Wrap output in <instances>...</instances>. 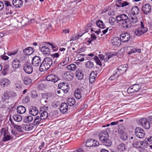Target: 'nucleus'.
I'll list each match as a JSON object with an SVG mask.
<instances>
[{"instance_id": "nucleus-48", "label": "nucleus", "mask_w": 152, "mask_h": 152, "mask_svg": "<svg viewBox=\"0 0 152 152\" xmlns=\"http://www.w3.org/2000/svg\"><path fill=\"white\" fill-rule=\"evenodd\" d=\"M1 134L4 136L8 134H10L8 130L4 128L1 129Z\"/></svg>"}, {"instance_id": "nucleus-30", "label": "nucleus", "mask_w": 152, "mask_h": 152, "mask_svg": "<svg viewBox=\"0 0 152 152\" xmlns=\"http://www.w3.org/2000/svg\"><path fill=\"white\" fill-rule=\"evenodd\" d=\"M118 132L120 137L122 140H126L127 139V134L125 132L121 130L118 131Z\"/></svg>"}, {"instance_id": "nucleus-39", "label": "nucleus", "mask_w": 152, "mask_h": 152, "mask_svg": "<svg viewBox=\"0 0 152 152\" xmlns=\"http://www.w3.org/2000/svg\"><path fill=\"white\" fill-rule=\"evenodd\" d=\"M10 120L12 124L14 126V128L17 130L18 132H20L21 131V126L20 125H18L15 124L14 122L12 121L10 118Z\"/></svg>"}, {"instance_id": "nucleus-14", "label": "nucleus", "mask_w": 152, "mask_h": 152, "mask_svg": "<svg viewBox=\"0 0 152 152\" xmlns=\"http://www.w3.org/2000/svg\"><path fill=\"white\" fill-rule=\"evenodd\" d=\"M151 6L149 4H145L142 7V10L143 13L146 15H147L150 14L151 12Z\"/></svg>"}, {"instance_id": "nucleus-47", "label": "nucleus", "mask_w": 152, "mask_h": 152, "mask_svg": "<svg viewBox=\"0 0 152 152\" xmlns=\"http://www.w3.org/2000/svg\"><path fill=\"white\" fill-rule=\"evenodd\" d=\"M33 117L31 116H28L25 117L24 119V122L26 123H29L31 122L33 120Z\"/></svg>"}, {"instance_id": "nucleus-35", "label": "nucleus", "mask_w": 152, "mask_h": 152, "mask_svg": "<svg viewBox=\"0 0 152 152\" xmlns=\"http://www.w3.org/2000/svg\"><path fill=\"white\" fill-rule=\"evenodd\" d=\"M43 120L39 116H37L34 118V126H36L39 124L40 122Z\"/></svg>"}, {"instance_id": "nucleus-53", "label": "nucleus", "mask_w": 152, "mask_h": 152, "mask_svg": "<svg viewBox=\"0 0 152 152\" xmlns=\"http://www.w3.org/2000/svg\"><path fill=\"white\" fill-rule=\"evenodd\" d=\"M128 48H128H132L131 47H127ZM130 49V50L129 51V52L128 53V55H130L131 54H132V53H135V52H136V48H132L131 49L129 48Z\"/></svg>"}, {"instance_id": "nucleus-13", "label": "nucleus", "mask_w": 152, "mask_h": 152, "mask_svg": "<svg viewBox=\"0 0 152 152\" xmlns=\"http://www.w3.org/2000/svg\"><path fill=\"white\" fill-rule=\"evenodd\" d=\"M140 89V87L138 84H135L129 87L127 90L128 93H131L134 92L138 91Z\"/></svg>"}, {"instance_id": "nucleus-42", "label": "nucleus", "mask_w": 152, "mask_h": 152, "mask_svg": "<svg viewBox=\"0 0 152 152\" xmlns=\"http://www.w3.org/2000/svg\"><path fill=\"white\" fill-rule=\"evenodd\" d=\"M96 37L94 33L92 34L91 35V37L88 38L87 40V42L89 44H91L92 41L95 40L96 39Z\"/></svg>"}, {"instance_id": "nucleus-50", "label": "nucleus", "mask_w": 152, "mask_h": 152, "mask_svg": "<svg viewBox=\"0 0 152 152\" xmlns=\"http://www.w3.org/2000/svg\"><path fill=\"white\" fill-rule=\"evenodd\" d=\"M12 139L11 136L9 134H8L4 136L3 138V141H9Z\"/></svg>"}, {"instance_id": "nucleus-8", "label": "nucleus", "mask_w": 152, "mask_h": 152, "mask_svg": "<svg viewBox=\"0 0 152 152\" xmlns=\"http://www.w3.org/2000/svg\"><path fill=\"white\" fill-rule=\"evenodd\" d=\"M16 94L12 91H6L3 94L2 99L5 101V100H8L10 98L15 97Z\"/></svg>"}, {"instance_id": "nucleus-2", "label": "nucleus", "mask_w": 152, "mask_h": 152, "mask_svg": "<svg viewBox=\"0 0 152 152\" xmlns=\"http://www.w3.org/2000/svg\"><path fill=\"white\" fill-rule=\"evenodd\" d=\"M99 137L101 142L106 146H110L112 144L110 140L107 132L105 131L101 132L99 135Z\"/></svg>"}, {"instance_id": "nucleus-16", "label": "nucleus", "mask_w": 152, "mask_h": 152, "mask_svg": "<svg viewBox=\"0 0 152 152\" xmlns=\"http://www.w3.org/2000/svg\"><path fill=\"white\" fill-rule=\"evenodd\" d=\"M112 44L115 46H119L121 44V40L120 38L118 37H114L111 40Z\"/></svg>"}, {"instance_id": "nucleus-6", "label": "nucleus", "mask_w": 152, "mask_h": 152, "mask_svg": "<svg viewBox=\"0 0 152 152\" xmlns=\"http://www.w3.org/2000/svg\"><path fill=\"white\" fill-rule=\"evenodd\" d=\"M23 70L26 73L28 74H31L33 71L32 66L30 63L26 61L23 65Z\"/></svg>"}, {"instance_id": "nucleus-54", "label": "nucleus", "mask_w": 152, "mask_h": 152, "mask_svg": "<svg viewBox=\"0 0 152 152\" xmlns=\"http://www.w3.org/2000/svg\"><path fill=\"white\" fill-rule=\"evenodd\" d=\"M118 76V75H117V73H115L109 78V80H115L117 78Z\"/></svg>"}, {"instance_id": "nucleus-31", "label": "nucleus", "mask_w": 152, "mask_h": 152, "mask_svg": "<svg viewBox=\"0 0 152 152\" xmlns=\"http://www.w3.org/2000/svg\"><path fill=\"white\" fill-rule=\"evenodd\" d=\"M46 64H48V66L50 67L53 64V61L51 58L50 57H47L44 59L43 61Z\"/></svg>"}, {"instance_id": "nucleus-4", "label": "nucleus", "mask_w": 152, "mask_h": 152, "mask_svg": "<svg viewBox=\"0 0 152 152\" xmlns=\"http://www.w3.org/2000/svg\"><path fill=\"white\" fill-rule=\"evenodd\" d=\"M48 109V107L45 106H42L40 108V111L39 112L40 114L39 116L43 120L46 119L48 117V114L47 111Z\"/></svg>"}, {"instance_id": "nucleus-62", "label": "nucleus", "mask_w": 152, "mask_h": 152, "mask_svg": "<svg viewBox=\"0 0 152 152\" xmlns=\"http://www.w3.org/2000/svg\"><path fill=\"white\" fill-rule=\"evenodd\" d=\"M96 77L90 76L89 82L91 83H92L95 81Z\"/></svg>"}, {"instance_id": "nucleus-34", "label": "nucleus", "mask_w": 152, "mask_h": 152, "mask_svg": "<svg viewBox=\"0 0 152 152\" xmlns=\"http://www.w3.org/2000/svg\"><path fill=\"white\" fill-rule=\"evenodd\" d=\"M17 110L18 113L20 114H23L25 112L26 109L24 107L21 105L17 107Z\"/></svg>"}, {"instance_id": "nucleus-57", "label": "nucleus", "mask_w": 152, "mask_h": 152, "mask_svg": "<svg viewBox=\"0 0 152 152\" xmlns=\"http://www.w3.org/2000/svg\"><path fill=\"white\" fill-rule=\"evenodd\" d=\"M47 43L48 44L51 46L53 51H56L58 50V47L56 46V45L54 44H51L50 42H48Z\"/></svg>"}, {"instance_id": "nucleus-7", "label": "nucleus", "mask_w": 152, "mask_h": 152, "mask_svg": "<svg viewBox=\"0 0 152 152\" xmlns=\"http://www.w3.org/2000/svg\"><path fill=\"white\" fill-rule=\"evenodd\" d=\"M135 133L136 136L140 138H142L145 136V132L140 127H137L135 130Z\"/></svg>"}, {"instance_id": "nucleus-36", "label": "nucleus", "mask_w": 152, "mask_h": 152, "mask_svg": "<svg viewBox=\"0 0 152 152\" xmlns=\"http://www.w3.org/2000/svg\"><path fill=\"white\" fill-rule=\"evenodd\" d=\"M75 75L77 78L79 80H82L83 78V73L80 70H78L76 71Z\"/></svg>"}, {"instance_id": "nucleus-40", "label": "nucleus", "mask_w": 152, "mask_h": 152, "mask_svg": "<svg viewBox=\"0 0 152 152\" xmlns=\"http://www.w3.org/2000/svg\"><path fill=\"white\" fill-rule=\"evenodd\" d=\"M75 99L73 98H68L67 101V102L68 105L71 106H73L75 103Z\"/></svg>"}, {"instance_id": "nucleus-21", "label": "nucleus", "mask_w": 152, "mask_h": 152, "mask_svg": "<svg viewBox=\"0 0 152 152\" xmlns=\"http://www.w3.org/2000/svg\"><path fill=\"white\" fill-rule=\"evenodd\" d=\"M68 110V106L65 103H63L61 104L60 107V110L62 113H64L67 111Z\"/></svg>"}, {"instance_id": "nucleus-5", "label": "nucleus", "mask_w": 152, "mask_h": 152, "mask_svg": "<svg viewBox=\"0 0 152 152\" xmlns=\"http://www.w3.org/2000/svg\"><path fill=\"white\" fill-rule=\"evenodd\" d=\"M139 123L146 129H148L150 127L151 125L149 121L145 118H142L139 121Z\"/></svg>"}, {"instance_id": "nucleus-44", "label": "nucleus", "mask_w": 152, "mask_h": 152, "mask_svg": "<svg viewBox=\"0 0 152 152\" xmlns=\"http://www.w3.org/2000/svg\"><path fill=\"white\" fill-rule=\"evenodd\" d=\"M9 68V65L7 64L5 65L2 71V73L3 75L5 76L7 75V72L8 71Z\"/></svg>"}, {"instance_id": "nucleus-25", "label": "nucleus", "mask_w": 152, "mask_h": 152, "mask_svg": "<svg viewBox=\"0 0 152 152\" xmlns=\"http://www.w3.org/2000/svg\"><path fill=\"white\" fill-rule=\"evenodd\" d=\"M38 113L37 108L34 106H31L29 110V113L33 116H36Z\"/></svg>"}, {"instance_id": "nucleus-41", "label": "nucleus", "mask_w": 152, "mask_h": 152, "mask_svg": "<svg viewBox=\"0 0 152 152\" xmlns=\"http://www.w3.org/2000/svg\"><path fill=\"white\" fill-rule=\"evenodd\" d=\"M115 55L116 53L112 52L108 53L107 54H106V57L104 59V61H107L109 59L113 56H115Z\"/></svg>"}, {"instance_id": "nucleus-37", "label": "nucleus", "mask_w": 152, "mask_h": 152, "mask_svg": "<svg viewBox=\"0 0 152 152\" xmlns=\"http://www.w3.org/2000/svg\"><path fill=\"white\" fill-rule=\"evenodd\" d=\"M85 66L86 68L91 69L93 68L94 66L93 62L89 61L86 63Z\"/></svg>"}, {"instance_id": "nucleus-27", "label": "nucleus", "mask_w": 152, "mask_h": 152, "mask_svg": "<svg viewBox=\"0 0 152 152\" xmlns=\"http://www.w3.org/2000/svg\"><path fill=\"white\" fill-rule=\"evenodd\" d=\"M23 51L25 55H31L34 52L33 48L31 47L26 48L23 50Z\"/></svg>"}, {"instance_id": "nucleus-58", "label": "nucleus", "mask_w": 152, "mask_h": 152, "mask_svg": "<svg viewBox=\"0 0 152 152\" xmlns=\"http://www.w3.org/2000/svg\"><path fill=\"white\" fill-rule=\"evenodd\" d=\"M29 101V98L28 96H25L23 99V102L24 103H27Z\"/></svg>"}, {"instance_id": "nucleus-61", "label": "nucleus", "mask_w": 152, "mask_h": 152, "mask_svg": "<svg viewBox=\"0 0 152 152\" xmlns=\"http://www.w3.org/2000/svg\"><path fill=\"white\" fill-rule=\"evenodd\" d=\"M4 4L7 7H11L13 8V7L12 5L8 1H5L4 2Z\"/></svg>"}, {"instance_id": "nucleus-64", "label": "nucleus", "mask_w": 152, "mask_h": 152, "mask_svg": "<svg viewBox=\"0 0 152 152\" xmlns=\"http://www.w3.org/2000/svg\"><path fill=\"white\" fill-rule=\"evenodd\" d=\"M129 4L127 2L125 1L122 3V4H121V7H125V6H126L127 5H128Z\"/></svg>"}, {"instance_id": "nucleus-22", "label": "nucleus", "mask_w": 152, "mask_h": 152, "mask_svg": "<svg viewBox=\"0 0 152 152\" xmlns=\"http://www.w3.org/2000/svg\"><path fill=\"white\" fill-rule=\"evenodd\" d=\"M50 67L48 66V64H46L42 61L41 64L39 67V70L41 72H44L48 69Z\"/></svg>"}, {"instance_id": "nucleus-33", "label": "nucleus", "mask_w": 152, "mask_h": 152, "mask_svg": "<svg viewBox=\"0 0 152 152\" xmlns=\"http://www.w3.org/2000/svg\"><path fill=\"white\" fill-rule=\"evenodd\" d=\"M140 12L139 8L137 6H134L131 9V12L133 15H137Z\"/></svg>"}, {"instance_id": "nucleus-38", "label": "nucleus", "mask_w": 152, "mask_h": 152, "mask_svg": "<svg viewBox=\"0 0 152 152\" xmlns=\"http://www.w3.org/2000/svg\"><path fill=\"white\" fill-rule=\"evenodd\" d=\"M129 19L130 20V23H131L132 27L135 26L134 24L137 23L138 21L137 18L135 15H134L133 17H131Z\"/></svg>"}, {"instance_id": "nucleus-28", "label": "nucleus", "mask_w": 152, "mask_h": 152, "mask_svg": "<svg viewBox=\"0 0 152 152\" xmlns=\"http://www.w3.org/2000/svg\"><path fill=\"white\" fill-rule=\"evenodd\" d=\"M117 148L119 151L122 152H124L127 149L125 144L123 143H120L118 145Z\"/></svg>"}, {"instance_id": "nucleus-52", "label": "nucleus", "mask_w": 152, "mask_h": 152, "mask_svg": "<svg viewBox=\"0 0 152 152\" xmlns=\"http://www.w3.org/2000/svg\"><path fill=\"white\" fill-rule=\"evenodd\" d=\"M93 59H94L96 61V64L100 66H102V64L101 61L99 59L98 57L96 56H94Z\"/></svg>"}, {"instance_id": "nucleus-56", "label": "nucleus", "mask_w": 152, "mask_h": 152, "mask_svg": "<svg viewBox=\"0 0 152 152\" xmlns=\"http://www.w3.org/2000/svg\"><path fill=\"white\" fill-rule=\"evenodd\" d=\"M109 22L110 23L111 25H113L114 24V23L115 21L116 20V18H113V17H110L109 18Z\"/></svg>"}, {"instance_id": "nucleus-46", "label": "nucleus", "mask_w": 152, "mask_h": 152, "mask_svg": "<svg viewBox=\"0 0 152 152\" xmlns=\"http://www.w3.org/2000/svg\"><path fill=\"white\" fill-rule=\"evenodd\" d=\"M34 125L33 124H30L28 125H26L25 126V130L29 131L31 130L33 128Z\"/></svg>"}, {"instance_id": "nucleus-45", "label": "nucleus", "mask_w": 152, "mask_h": 152, "mask_svg": "<svg viewBox=\"0 0 152 152\" xmlns=\"http://www.w3.org/2000/svg\"><path fill=\"white\" fill-rule=\"evenodd\" d=\"M23 81L25 84L28 85L31 83L32 80L29 77H26L24 78Z\"/></svg>"}, {"instance_id": "nucleus-3", "label": "nucleus", "mask_w": 152, "mask_h": 152, "mask_svg": "<svg viewBox=\"0 0 152 152\" xmlns=\"http://www.w3.org/2000/svg\"><path fill=\"white\" fill-rule=\"evenodd\" d=\"M87 91L85 88L83 86L76 89L75 92V96L77 99H80L82 96L83 97H85L87 94Z\"/></svg>"}, {"instance_id": "nucleus-11", "label": "nucleus", "mask_w": 152, "mask_h": 152, "mask_svg": "<svg viewBox=\"0 0 152 152\" xmlns=\"http://www.w3.org/2000/svg\"><path fill=\"white\" fill-rule=\"evenodd\" d=\"M99 143L96 140L92 139H89L86 140V146L87 147H94L98 146Z\"/></svg>"}, {"instance_id": "nucleus-51", "label": "nucleus", "mask_w": 152, "mask_h": 152, "mask_svg": "<svg viewBox=\"0 0 152 152\" xmlns=\"http://www.w3.org/2000/svg\"><path fill=\"white\" fill-rule=\"evenodd\" d=\"M60 105V102L57 101H53L51 103V106L53 108H56Z\"/></svg>"}, {"instance_id": "nucleus-59", "label": "nucleus", "mask_w": 152, "mask_h": 152, "mask_svg": "<svg viewBox=\"0 0 152 152\" xmlns=\"http://www.w3.org/2000/svg\"><path fill=\"white\" fill-rule=\"evenodd\" d=\"M37 96L36 92L35 91H31V97L32 98H35Z\"/></svg>"}, {"instance_id": "nucleus-24", "label": "nucleus", "mask_w": 152, "mask_h": 152, "mask_svg": "<svg viewBox=\"0 0 152 152\" xmlns=\"http://www.w3.org/2000/svg\"><path fill=\"white\" fill-rule=\"evenodd\" d=\"M39 50L43 54L49 55L50 53L49 48L45 46H42L41 48L39 47Z\"/></svg>"}, {"instance_id": "nucleus-63", "label": "nucleus", "mask_w": 152, "mask_h": 152, "mask_svg": "<svg viewBox=\"0 0 152 152\" xmlns=\"http://www.w3.org/2000/svg\"><path fill=\"white\" fill-rule=\"evenodd\" d=\"M4 7V4L3 3L0 1V11L2 10Z\"/></svg>"}, {"instance_id": "nucleus-18", "label": "nucleus", "mask_w": 152, "mask_h": 152, "mask_svg": "<svg viewBox=\"0 0 152 152\" xmlns=\"http://www.w3.org/2000/svg\"><path fill=\"white\" fill-rule=\"evenodd\" d=\"M128 18L127 16L125 14H122L116 17V20L118 23L119 24L122 21H124Z\"/></svg>"}, {"instance_id": "nucleus-20", "label": "nucleus", "mask_w": 152, "mask_h": 152, "mask_svg": "<svg viewBox=\"0 0 152 152\" xmlns=\"http://www.w3.org/2000/svg\"><path fill=\"white\" fill-rule=\"evenodd\" d=\"M73 74L71 72H66L64 74V77L65 79L69 81L72 80L74 77Z\"/></svg>"}, {"instance_id": "nucleus-43", "label": "nucleus", "mask_w": 152, "mask_h": 152, "mask_svg": "<svg viewBox=\"0 0 152 152\" xmlns=\"http://www.w3.org/2000/svg\"><path fill=\"white\" fill-rule=\"evenodd\" d=\"M97 26L99 28H105V26L103 22L101 20H98L96 22Z\"/></svg>"}, {"instance_id": "nucleus-49", "label": "nucleus", "mask_w": 152, "mask_h": 152, "mask_svg": "<svg viewBox=\"0 0 152 152\" xmlns=\"http://www.w3.org/2000/svg\"><path fill=\"white\" fill-rule=\"evenodd\" d=\"M68 69L72 71H74L76 69V65L75 64H71L67 66Z\"/></svg>"}, {"instance_id": "nucleus-26", "label": "nucleus", "mask_w": 152, "mask_h": 152, "mask_svg": "<svg viewBox=\"0 0 152 152\" xmlns=\"http://www.w3.org/2000/svg\"><path fill=\"white\" fill-rule=\"evenodd\" d=\"M148 31V28H145L143 30L138 28L134 31V33L137 36H140L144 33Z\"/></svg>"}, {"instance_id": "nucleus-9", "label": "nucleus", "mask_w": 152, "mask_h": 152, "mask_svg": "<svg viewBox=\"0 0 152 152\" xmlns=\"http://www.w3.org/2000/svg\"><path fill=\"white\" fill-rule=\"evenodd\" d=\"M69 85L66 82H61L58 85V89H62L64 91V93H67L69 90Z\"/></svg>"}, {"instance_id": "nucleus-15", "label": "nucleus", "mask_w": 152, "mask_h": 152, "mask_svg": "<svg viewBox=\"0 0 152 152\" xmlns=\"http://www.w3.org/2000/svg\"><path fill=\"white\" fill-rule=\"evenodd\" d=\"M130 38V34L126 32L121 34L120 36V38L124 42H127Z\"/></svg>"}, {"instance_id": "nucleus-32", "label": "nucleus", "mask_w": 152, "mask_h": 152, "mask_svg": "<svg viewBox=\"0 0 152 152\" xmlns=\"http://www.w3.org/2000/svg\"><path fill=\"white\" fill-rule=\"evenodd\" d=\"M12 118L14 120L17 122H20L22 119V116L17 114L14 115Z\"/></svg>"}, {"instance_id": "nucleus-10", "label": "nucleus", "mask_w": 152, "mask_h": 152, "mask_svg": "<svg viewBox=\"0 0 152 152\" xmlns=\"http://www.w3.org/2000/svg\"><path fill=\"white\" fill-rule=\"evenodd\" d=\"M130 22V20L127 18L124 21H122L119 24L124 28L126 29L130 28L132 27V25Z\"/></svg>"}, {"instance_id": "nucleus-29", "label": "nucleus", "mask_w": 152, "mask_h": 152, "mask_svg": "<svg viewBox=\"0 0 152 152\" xmlns=\"http://www.w3.org/2000/svg\"><path fill=\"white\" fill-rule=\"evenodd\" d=\"M143 142L142 141H135L133 144V146L136 148H141L143 145Z\"/></svg>"}, {"instance_id": "nucleus-1", "label": "nucleus", "mask_w": 152, "mask_h": 152, "mask_svg": "<svg viewBox=\"0 0 152 152\" xmlns=\"http://www.w3.org/2000/svg\"><path fill=\"white\" fill-rule=\"evenodd\" d=\"M7 54L8 56H12V57L14 58L12 63V66L13 69L15 70L19 68L21 66L20 64L21 61V58L18 52V50H15L9 52Z\"/></svg>"}, {"instance_id": "nucleus-17", "label": "nucleus", "mask_w": 152, "mask_h": 152, "mask_svg": "<svg viewBox=\"0 0 152 152\" xmlns=\"http://www.w3.org/2000/svg\"><path fill=\"white\" fill-rule=\"evenodd\" d=\"M46 79L47 81L53 82L55 83L59 80V78L58 77L55 75L51 74L48 76Z\"/></svg>"}, {"instance_id": "nucleus-55", "label": "nucleus", "mask_w": 152, "mask_h": 152, "mask_svg": "<svg viewBox=\"0 0 152 152\" xmlns=\"http://www.w3.org/2000/svg\"><path fill=\"white\" fill-rule=\"evenodd\" d=\"M61 54V53H60V52H59V53H56L51 54V57L54 58H57L59 57Z\"/></svg>"}, {"instance_id": "nucleus-12", "label": "nucleus", "mask_w": 152, "mask_h": 152, "mask_svg": "<svg viewBox=\"0 0 152 152\" xmlns=\"http://www.w3.org/2000/svg\"><path fill=\"white\" fill-rule=\"evenodd\" d=\"M41 60L40 57L35 56L32 58V64L34 66L38 67L41 64Z\"/></svg>"}, {"instance_id": "nucleus-23", "label": "nucleus", "mask_w": 152, "mask_h": 152, "mask_svg": "<svg viewBox=\"0 0 152 152\" xmlns=\"http://www.w3.org/2000/svg\"><path fill=\"white\" fill-rule=\"evenodd\" d=\"M13 5L16 8H20L23 5V1L22 0H12Z\"/></svg>"}, {"instance_id": "nucleus-19", "label": "nucleus", "mask_w": 152, "mask_h": 152, "mask_svg": "<svg viewBox=\"0 0 152 152\" xmlns=\"http://www.w3.org/2000/svg\"><path fill=\"white\" fill-rule=\"evenodd\" d=\"M10 83V81L7 78H3L0 80V85L3 87H7Z\"/></svg>"}, {"instance_id": "nucleus-60", "label": "nucleus", "mask_w": 152, "mask_h": 152, "mask_svg": "<svg viewBox=\"0 0 152 152\" xmlns=\"http://www.w3.org/2000/svg\"><path fill=\"white\" fill-rule=\"evenodd\" d=\"M97 71H93L91 72V73L90 75V76L94 77L96 78V77H97Z\"/></svg>"}]
</instances>
